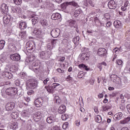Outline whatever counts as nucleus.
I'll return each instance as SVG.
<instances>
[{"mask_svg": "<svg viewBox=\"0 0 130 130\" xmlns=\"http://www.w3.org/2000/svg\"><path fill=\"white\" fill-rule=\"evenodd\" d=\"M69 118V115L64 114L61 115V119L62 120H67Z\"/></svg>", "mask_w": 130, "mask_h": 130, "instance_id": "de8ad7c7", "label": "nucleus"}, {"mask_svg": "<svg viewBox=\"0 0 130 130\" xmlns=\"http://www.w3.org/2000/svg\"><path fill=\"white\" fill-rule=\"evenodd\" d=\"M46 55V54L45 53V52H44V51L40 52V57H41L42 58V59L45 58Z\"/></svg>", "mask_w": 130, "mask_h": 130, "instance_id": "ea45409f", "label": "nucleus"}, {"mask_svg": "<svg viewBox=\"0 0 130 130\" xmlns=\"http://www.w3.org/2000/svg\"><path fill=\"white\" fill-rule=\"evenodd\" d=\"M10 57L12 60H14V61H19L21 59V56L17 53L10 55Z\"/></svg>", "mask_w": 130, "mask_h": 130, "instance_id": "f8f14e48", "label": "nucleus"}, {"mask_svg": "<svg viewBox=\"0 0 130 130\" xmlns=\"http://www.w3.org/2000/svg\"><path fill=\"white\" fill-rule=\"evenodd\" d=\"M58 40H53L51 41V44L53 45L54 47H55V45H56V43H57Z\"/></svg>", "mask_w": 130, "mask_h": 130, "instance_id": "8fccbe9b", "label": "nucleus"}, {"mask_svg": "<svg viewBox=\"0 0 130 130\" xmlns=\"http://www.w3.org/2000/svg\"><path fill=\"white\" fill-rule=\"evenodd\" d=\"M41 115V113L39 111H38L37 113H35L33 114L34 118H36V117H39Z\"/></svg>", "mask_w": 130, "mask_h": 130, "instance_id": "37998d69", "label": "nucleus"}, {"mask_svg": "<svg viewBox=\"0 0 130 130\" xmlns=\"http://www.w3.org/2000/svg\"><path fill=\"white\" fill-rule=\"evenodd\" d=\"M126 108L128 110V112H129V113L130 114V104H128L127 106H126Z\"/></svg>", "mask_w": 130, "mask_h": 130, "instance_id": "774afa93", "label": "nucleus"}, {"mask_svg": "<svg viewBox=\"0 0 130 130\" xmlns=\"http://www.w3.org/2000/svg\"><path fill=\"white\" fill-rule=\"evenodd\" d=\"M15 108V103L9 102L6 105V109L7 111H12Z\"/></svg>", "mask_w": 130, "mask_h": 130, "instance_id": "9b49d317", "label": "nucleus"}, {"mask_svg": "<svg viewBox=\"0 0 130 130\" xmlns=\"http://www.w3.org/2000/svg\"><path fill=\"white\" fill-rule=\"evenodd\" d=\"M23 0H14V4L17 6H20L22 4V1Z\"/></svg>", "mask_w": 130, "mask_h": 130, "instance_id": "49530a36", "label": "nucleus"}, {"mask_svg": "<svg viewBox=\"0 0 130 130\" xmlns=\"http://www.w3.org/2000/svg\"><path fill=\"white\" fill-rule=\"evenodd\" d=\"M96 122L98 123H100L102 121V117L101 116L98 115L96 117H95Z\"/></svg>", "mask_w": 130, "mask_h": 130, "instance_id": "2f4dec72", "label": "nucleus"}, {"mask_svg": "<svg viewBox=\"0 0 130 130\" xmlns=\"http://www.w3.org/2000/svg\"><path fill=\"white\" fill-rule=\"evenodd\" d=\"M21 38H24L26 36V31H22L20 32L19 34Z\"/></svg>", "mask_w": 130, "mask_h": 130, "instance_id": "a18cd8bd", "label": "nucleus"}, {"mask_svg": "<svg viewBox=\"0 0 130 130\" xmlns=\"http://www.w3.org/2000/svg\"><path fill=\"white\" fill-rule=\"evenodd\" d=\"M114 26L116 28H121V27H122V25H121V22L119 20L114 21Z\"/></svg>", "mask_w": 130, "mask_h": 130, "instance_id": "cd10ccee", "label": "nucleus"}, {"mask_svg": "<svg viewBox=\"0 0 130 130\" xmlns=\"http://www.w3.org/2000/svg\"><path fill=\"white\" fill-rule=\"evenodd\" d=\"M129 121H130V117H127V118L120 121V123H121V124H125V123H127V122H129Z\"/></svg>", "mask_w": 130, "mask_h": 130, "instance_id": "7c9ffc66", "label": "nucleus"}, {"mask_svg": "<svg viewBox=\"0 0 130 130\" xmlns=\"http://www.w3.org/2000/svg\"><path fill=\"white\" fill-rule=\"evenodd\" d=\"M57 86H59V84L54 83L51 85V86H46L45 88L49 93H53L54 92V89H55V88L57 87Z\"/></svg>", "mask_w": 130, "mask_h": 130, "instance_id": "423d86ee", "label": "nucleus"}, {"mask_svg": "<svg viewBox=\"0 0 130 130\" xmlns=\"http://www.w3.org/2000/svg\"><path fill=\"white\" fill-rule=\"evenodd\" d=\"M107 54V51L104 48H100L98 51V55L101 57H104Z\"/></svg>", "mask_w": 130, "mask_h": 130, "instance_id": "1a4fd4ad", "label": "nucleus"}, {"mask_svg": "<svg viewBox=\"0 0 130 130\" xmlns=\"http://www.w3.org/2000/svg\"><path fill=\"white\" fill-rule=\"evenodd\" d=\"M89 83L90 85H94V83H95V80L94 79H90L89 81Z\"/></svg>", "mask_w": 130, "mask_h": 130, "instance_id": "e2e57ef3", "label": "nucleus"}, {"mask_svg": "<svg viewBox=\"0 0 130 130\" xmlns=\"http://www.w3.org/2000/svg\"><path fill=\"white\" fill-rule=\"evenodd\" d=\"M27 50H33L35 49V43L33 41H29L26 44Z\"/></svg>", "mask_w": 130, "mask_h": 130, "instance_id": "9d476101", "label": "nucleus"}, {"mask_svg": "<svg viewBox=\"0 0 130 130\" xmlns=\"http://www.w3.org/2000/svg\"><path fill=\"white\" fill-rule=\"evenodd\" d=\"M21 115L22 117L25 118V119H28L29 117H30V112L28 110H24L22 111L21 112Z\"/></svg>", "mask_w": 130, "mask_h": 130, "instance_id": "f3484780", "label": "nucleus"}, {"mask_svg": "<svg viewBox=\"0 0 130 130\" xmlns=\"http://www.w3.org/2000/svg\"><path fill=\"white\" fill-rule=\"evenodd\" d=\"M73 41L75 45H78L80 42V37L77 36L76 38H73Z\"/></svg>", "mask_w": 130, "mask_h": 130, "instance_id": "c756f323", "label": "nucleus"}, {"mask_svg": "<svg viewBox=\"0 0 130 130\" xmlns=\"http://www.w3.org/2000/svg\"><path fill=\"white\" fill-rule=\"evenodd\" d=\"M5 44H6V42L4 40L0 41V49H3L5 47Z\"/></svg>", "mask_w": 130, "mask_h": 130, "instance_id": "58836bf2", "label": "nucleus"}, {"mask_svg": "<svg viewBox=\"0 0 130 130\" xmlns=\"http://www.w3.org/2000/svg\"><path fill=\"white\" fill-rule=\"evenodd\" d=\"M79 56H80L82 62L88 60V59H89V54L87 53H83L81 54V55H80Z\"/></svg>", "mask_w": 130, "mask_h": 130, "instance_id": "a211bd4d", "label": "nucleus"}, {"mask_svg": "<svg viewBox=\"0 0 130 130\" xmlns=\"http://www.w3.org/2000/svg\"><path fill=\"white\" fill-rule=\"evenodd\" d=\"M67 23L70 27H74V28H76V26H75V25L77 24V21L75 20L71 19L70 20H68L67 21Z\"/></svg>", "mask_w": 130, "mask_h": 130, "instance_id": "5701e85b", "label": "nucleus"}, {"mask_svg": "<svg viewBox=\"0 0 130 130\" xmlns=\"http://www.w3.org/2000/svg\"><path fill=\"white\" fill-rule=\"evenodd\" d=\"M26 87L27 90L36 89L38 87V81L36 79H30L27 81Z\"/></svg>", "mask_w": 130, "mask_h": 130, "instance_id": "f257e3e1", "label": "nucleus"}, {"mask_svg": "<svg viewBox=\"0 0 130 130\" xmlns=\"http://www.w3.org/2000/svg\"><path fill=\"white\" fill-rule=\"evenodd\" d=\"M15 47H16L15 46V45H13V44H10L8 46V48H9V49H10L11 51H13V50H14Z\"/></svg>", "mask_w": 130, "mask_h": 130, "instance_id": "3c124183", "label": "nucleus"}, {"mask_svg": "<svg viewBox=\"0 0 130 130\" xmlns=\"http://www.w3.org/2000/svg\"><path fill=\"white\" fill-rule=\"evenodd\" d=\"M61 18V15L58 13H55L52 14L51 18L52 20H58Z\"/></svg>", "mask_w": 130, "mask_h": 130, "instance_id": "aec40b11", "label": "nucleus"}, {"mask_svg": "<svg viewBox=\"0 0 130 130\" xmlns=\"http://www.w3.org/2000/svg\"><path fill=\"white\" fill-rule=\"evenodd\" d=\"M26 13L27 14L28 17L31 18V22L32 23V25H36V24H37V23H38V21H39V19L37 17V15H35V13H34V12L30 11H27Z\"/></svg>", "mask_w": 130, "mask_h": 130, "instance_id": "f03ea898", "label": "nucleus"}, {"mask_svg": "<svg viewBox=\"0 0 130 130\" xmlns=\"http://www.w3.org/2000/svg\"><path fill=\"white\" fill-rule=\"evenodd\" d=\"M68 126H69V122H66L62 125L63 129H67V128H68Z\"/></svg>", "mask_w": 130, "mask_h": 130, "instance_id": "603ef678", "label": "nucleus"}, {"mask_svg": "<svg viewBox=\"0 0 130 130\" xmlns=\"http://www.w3.org/2000/svg\"><path fill=\"white\" fill-rule=\"evenodd\" d=\"M104 20H106V21H108V20L110 19V15L109 13H106L104 14Z\"/></svg>", "mask_w": 130, "mask_h": 130, "instance_id": "4c0bfd02", "label": "nucleus"}, {"mask_svg": "<svg viewBox=\"0 0 130 130\" xmlns=\"http://www.w3.org/2000/svg\"><path fill=\"white\" fill-rule=\"evenodd\" d=\"M41 25L42 26H48V22L46 20L44 19L41 22Z\"/></svg>", "mask_w": 130, "mask_h": 130, "instance_id": "c03bdc74", "label": "nucleus"}, {"mask_svg": "<svg viewBox=\"0 0 130 130\" xmlns=\"http://www.w3.org/2000/svg\"><path fill=\"white\" fill-rule=\"evenodd\" d=\"M73 6V7H79L78 3L73 1L70 2H66L61 4V8L67 9L68 6Z\"/></svg>", "mask_w": 130, "mask_h": 130, "instance_id": "6e6552de", "label": "nucleus"}, {"mask_svg": "<svg viewBox=\"0 0 130 130\" xmlns=\"http://www.w3.org/2000/svg\"><path fill=\"white\" fill-rule=\"evenodd\" d=\"M34 60V57L33 56H30L29 57V58L26 60L25 61V64H27L28 63V61L29 62H32Z\"/></svg>", "mask_w": 130, "mask_h": 130, "instance_id": "c9c22d12", "label": "nucleus"}, {"mask_svg": "<svg viewBox=\"0 0 130 130\" xmlns=\"http://www.w3.org/2000/svg\"><path fill=\"white\" fill-rule=\"evenodd\" d=\"M20 77L21 79H24V77H26V74L24 72L20 73Z\"/></svg>", "mask_w": 130, "mask_h": 130, "instance_id": "052dcab7", "label": "nucleus"}, {"mask_svg": "<svg viewBox=\"0 0 130 130\" xmlns=\"http://www.w3.org/2000/svg\"><path fill=\"white\" fill-rule=\"evenodd\" d=\"M17 70V66H12L10 68V71L11 73H16Z\"/></svg>", "mask_w": 130, "mask_h": 130, "instance_id": "72a5a7b5", "label": "nucleus"}, {"mask_svg": "<svg viewBox=\"0 0 130 130\" xmlns=\"http://www.w3.org/2000/svg\"><path fill=\"white\" fill-rule=\"evenodd\" d=\"M66 110H67L66 106L61 105L58 109V112L60 114H62L66 112Z\"/></svg>", "mask_w": 130, "mask_h": 130, "instance_id": "4be33fe9", "label": "nucleus"}, {"mask_svg": "<svg viewBox=\"0 0 130 130\" xmlns=\"http://www.w3.org/2000/svg\"><path fill=\"white\" fill-rule=\"evenodd\" d=\"M62 44L64 45H68L69 44V41L67 39H64L62 41Z\"/></svg>", "mask_w": 130, "mask_h": 130, "instance_id": "09e8293b", "label": "nucleus"}, {"mask_svg": "<svg viewBox=\"0 0 130 130\" xmlns=\"http://www.w3.org/2000/svg\"><path fill=\"white\" fill-rule=\"evenodd\" d=\"M102 108L103 109V111H105L106 112L108 111V110L110 109V106L107 105L103 106Z\"/></svg>", "mask_w": 130, "mask_h": 130, "instance_id": "e433bc0d", "label": "nucleus"}, {"mask_svg": "<svg viewBox=\"0 0 130 130\" xmlns=\"http://www.w3.org/2000/svg\"><path fill=\"white\" fill-rule=\"evenodd\" d=\"M110 80L119 86L121 85V80H120V78L118 77L116 75H111L110 76Z\"/></svg>", "mask_w": 130, "mask_h": 130, "instance_id": "20e7f679", "label": "nucleus"}, {"mask_svg": "<svg viewBox=\"0 0 130 130\" xmlns=\"http://www.w3.org/2000/svg\"><path fill=\"white\" fill-rule=\"evenodd\" d=\"M13 17H12L11 15H5L3 17V22L6 25H8L9 23L11 21V20H13Z\"/></svg>", "mask_w": 130, "mask_h": 130, "instance_id": "4468645a", "label": "nucleus"}, {"mask_svg": "<svg viewBox=\"0 0 130 130\" xmlns=\"http://www.w3.org/2000/svg\"><path fill=\"white\" fill-rule=\"evenodd\" d=\"M43 104V100L41 98H38L35 101V105L37 107H41Z\"/></svg>", "mask_w": 130, "mask_h": 130, "instance_id": "2eb2a0df", "label": "nucleus"}, {"mask_svg": "<svg viewBox=\"0 0 130 130\" xmlns=\"http://www.w3.org/2000/svg\"><path fill=\"white\" fill-rule=\"evenodd\" d=\"M67 82H72L73 81V77H71V75H69L66 79Z\"/></svg>", "mask_w": 130, "mask_h": 130, "instance_id": "864d4df0", "label": "nucleus"}, {"mask_svg": "<svg viewBox=\"0 0 130 130\" xmlns=\"http://www.w3.org/2000/svg\"><path fill=\"white\" fill-rule=\"evenodd\" d=\"M29 69L32 70V71H40V62L38 60H36L33 62L31 67H29Z\"/></svg>", "mask_w": 130, "mask_h": 130, "instance_id": "39448f33", "label": "nucleus"}, {"mask_svg": "<svg viewBox=\"0 0 130 130\" xmlns=\"http://www.w3.org/2000/svg\"><path fill=\"white\" fill-rule=\"evenodd\" d=\"M17 127H18V123H17V122H13L10 125V128H12V129H16Z\"/></svg>", "mask_w": 130, "mask_h": 130, "instance_id": "473e14b6", "label": "nucleus"}, {"mask_svg": "<svg viewBox=\"0 0 130 130\" xmlns=\"http://www.w3.org/2000/svg\"><path fill=\"white\" fill-rule=\"evenodd\" d=\"M108 7L109 9H116L117 5H116V3H115V2L114 1L111 0L108 3Z\"/></svg>", "mask_w": 130, "mask_h": 130, "instance_id": "ddd939ff", "label": "nucleus"}, {"mask_svg": "<svg viewBox=\"0 0 130 130\" xmlns=\"http://www.w3.org/2000/svg\"><path fill=\"white\" fill-rule=\"evenodd\" d=\"M106 27H107V28H109V27L111 26V22L109 21L106 24Z\"/></svg>", "mask_w": 130, "mask_h": 130, "instance_id": "0e129e2a", "label": "nucleus"}, {"mask_svg": "<svg viewBox=\"0 0 130 130\" xmlns=\"http://www.w3.org/2000/svg\"><path fill=\"white\" fill-rule=\"evenodd\" d=\"M122 116H123L122 113L119 112L116 114L114 116V119H116V120H120V119H121L122 118Z\"/></svg>", "mask_w": 130, "mask_h": 130, "instance_id": "a878e982", "label": "nucleus"}, {"mask_svg": "<svg viewBox=\"0 0 130 130\" xmlns=\"http://www.w3.org/2000/svg\"><path fill=\"white\" fill-rule=\"evenodd\" d=\"M47 54L48 55V57L51 56V55H52V53L51 52V50H49V51H47Z\"/></svg>", "mask_w": 130, "mask_h": 130, "instance_id": "13d9d810", "label": "nucleus"}, {"mask_svg": "<svg viewBox=\"0 0 130 130\" xmlns=\"http://www.w3.org/2000/svg\"><path fill=\"white\" fill-rule=\"evenodd\" d=\"M19 27L21 30H24V29H26L27 27V23L24 21H21L19 23Z\"/></svg>", "mask_w": 130, "mask_h": 130, "instance_id": "393cba45", "label": "nucleus"}, {"mask_svg": "<svg viewBox=\"0 0 130 130\" xmlns=\"http://www.w3.org/2000/svg\"><path fill=\"white\" fill-rule=\"evenodd\" d=\"M34 34H35V35H40L41 34V31L38 28H35Z\"/></svg>", "mask_w": 130, "mask_h": 130, "instance_id": "a19ab883", "label": "nucleus"}, {"mask_svg": "<svg viewBox=\"0 0 130 130\" xmlns=\"http://www.w3.org/2000/svg\"><path fill=\"white\" fill-rule=\"evenodd\" d=\"M19 115V114L16 112H13L11 114V117L13 118V119H16V118H18V116Z\"/></svg>", "mask_w": 130, "mask_h": 130, "instance_id": "f704fd0d", "label": "nucleus"}, {"mask_svg": "<svg viewBox=\"0 0 130 130\" xmlns=\"http://www.w3.org/2000/svg\"><path fill=\"white\" fill-rule=\"evenodd\" d=\"M86 2L88 3V4H89V5H90V6H91V7H94V4H93V2H92V1L86 0Z\"/></svg>", "mask_w": 130, "mask_h": 130, "instance_id": "bf43d9fd", "label": "nucleus"}, {"mask_svg": "<svg viewBox=\"0 0 130 130\" xmlns=\"http://www.w3.org/2000/svg\"><path fill=\"white\" fill-rule=\"evenodd\" d=\"M3 76L8 79H12L13 78V74L10 72L4 71L3 73Z\"/></svg>", "mask_w": 130, "mask_h": 130, "instance_id": "412c9836", "label": "nucleus"}, {"mask_svg": "<svg viewBox=\"0 0 130 130\" xmlns=\"http://www.w3.org/2000/svg\"><path fill=\"white\" fill-rule=\"evenodd\" d=\"M47 47L48 49L49 50H51V49H53V47H54L51 44H48V45L47 46Z\"/></svg>", "mask_w": 130, "mask_h": 130, "instance_id": "5fc2aeb1", "label": "nucleus"}, {"mask_svg": "<svg viewBox=\"0 0 130 130\" xmlns=\"http://www.w3.org/2000/svg\"><path fill=\"white\" fill-rule=\"evenodd\" d=\"M83 76H84V73L82 72H80L78 74V77L79 79L83 78Z\"/></svg>", "mask_w": 130, "mask_h": 130, "instance_id": "6e6d98bb", "label": "nucleus"}, {"mask_svg": "<svg viewBox=\"0 0 130 130\" xmlns=\"http://www.w3.org/2000/svg\"><path fill=\"white\" fill-rule=\"evenodd\" d=\"M1 12L4 13V14H8V12H9V8L6 4H3L1 5Z\"/></svg>", "mask_w": 130, "mask_h": 130, "instance_id": "dca6fc26", "label": "nucleus"}, {"mask_svg": "<svg viewBox=\"0 0 130 130\" xmlns=\"http://www.w3.org/2000/svg\"><path fill=\"white\" fill-rule=\"evenodd\" d=\"M116 63H117L118 66H121L122 64V60L118 59L116 61Z\"/></svg>", "mask_w": 130, "mask_h": 130, "instance_id": "4d7b16f0", "label": "nucleus"}, {"mask_svg": "<svg viewBox=\"0 0 130 130\" xmlns=\"http://www.w3.org/2000/svg\"><path fill=\"white\" fill-rule=\"evenodd\" d=\"M14 83L16 86H20L21 84H22V80L20 79H17L15 81Z\"/></svg>", "mask_w": 130, "mask_h": 130, "instance_id": "79ce46f5", "label": "nucleus"}, {"mask_svg": "<svg viewBox=\"0 0 130 130\" xmlns=\"http://www.w3.org/2000/svg\"><path fill=\"white\" fill-rule=\"evenodd\" d=\"M55 117L53 116H50V117L47 118V122L49 124L53 123V122H55Z\"/></svg>", "mask_w": 130, "mask_h": 130, "instance_id": "b1692460", "label": "nucleus"}, {"mask_svg": "<svg viewBox=\"0 0 130 130\" xmlns=\"http://www.w3.org/2000/svg\"><path fill=\"white\" fill-rule=\"evenodd\" d=\"M57 72L58 73H64V70H61L60 68H58L56 69Z\"/></svg>", "mask_w": 130, "mask_h": 130, "instance_id": "69168bd1", "label": "nucleus"}, {"mask_svg": "<svg viewBox=\"0 0 130 130\" xmlns=\"http://www.w3.org/2000/svg\"><path fill=\"white\" fill-rule=\"evenodd\" d=\"M48 82H49V78H47L43 81V83L44 85H46Z\"/></svg>", "mask_w": 130, "mask_h": 130, "instance_id": "680f3d73", "label": "nucleus"}, {"mask_svg": "<svg viewBox=\"0 0 130 130\" xmlns=\"http://www.w3.org/2000/svg\"><path fill=\"white\" fill-rule=\"evenodd\" d=\"M82 12V10L80 9L75 10L74 13V17H75V18H77V17H78L79 15H80V14H81Z\"/></svg>", "mask_w": 130, "mask_h": 130, "instance_id": "c85d7f7f", "label": "nucleus"}, {"mask_svg": "<svg viewBox=\"0 0 130 130\" xmlns=\"http://www.w3.org/2000/svg\"><path fill=\"white\" fill-rule=\"evenodd\" d=\"M23 122H26V125H27V127L28 128H30L31 129V128L32 127V124H33V122L30 119H28L27 120L24 119H21Z\"/></svg>", "mask_w": 130, "mask_h": 130, "instance_id": "6ab92c4d", "label": "nucleus"}, {"mask_svg": "<svg viewBox=\"0 0 130 130\" xmlns=\"http://www.w3.org/2000/svg\"><path fill=\"white\" fill-rule=\"evenodd\" d=\"M17 92L18 89L15 87H10L6 90V93L8 96H15Z\"/></svg>", "mask_w": 130, "mask_h": 130, "instance_id": "7ed1b4c3", "label": "nucleus"}, {"mask_svg": "<svg viewBox=\"0 0 130 130\" xmlns=\"http://www.w3.org/2000/svg\"><path fill=\"white\" fill-rule=\"evenodd\" d=\"M60 35V29L59 28H54L51 31V36L53 38H57Z\"/></svg>", "mask_w": 130, "mask_h": 130, "instance_id": "0eeeda50", "label": "nucleus"}, {"mask_svg": "<svg viewBox=\"0 0 130 130\" xmlns=\"http://www.w3.org/2000/svg\"><path fill=\"white\" fill-rule=\"evenodd\" d=\"M78 68H79V69H81V70H85L87 71H90V68H88V66L83 63L79 64Z\"/></svg>", "mask_w": 130, "mask_h": 130, "instance_id": "bb28decb", "label": "nucleus"}, {"mask_svg": "<svg viewBox=\"0 0 130 130\" xmlns=\"http://www.w3.org/2000/svg\"><path fill=\"white\" fill-rule=\"evenodd\" d=\"M34 93V91L30 90H28L27 91V94L29 95H32V94H33Z\"/></svg>", "mask_w": 130, "mask_h": 130, "instance_id": "338daca9", "label": "nucleus"}]
</instances>
